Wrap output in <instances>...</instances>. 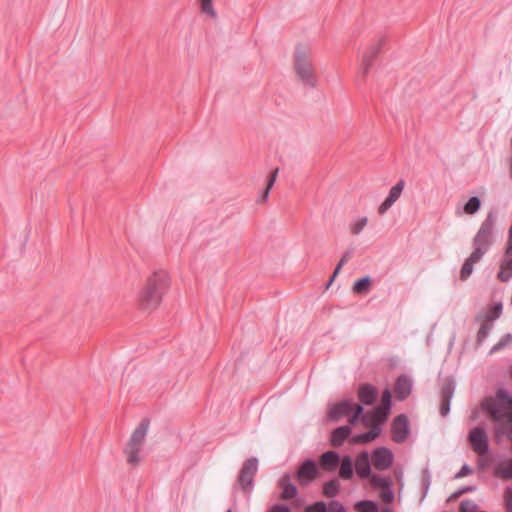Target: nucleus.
Returning a JSON list of instances; mask_svg holds the SVG:
<instances>
[{"label":"nucleus","mask_w":512,"mask_h":512,"mask_svg":"<svg viewBox=\"0 0 512 512\" xmlns=\"http://www.w3.org/2000/svg\"><path fill=\"white\" fill-rule=\"evenodd\" d=\"M149 422L142 420L135 428L124 448L126 461L131 466H137L143 459L145 439L148 433Z\"/></svg>","instance_id":"6"},{"label":"nucleus","mask_w":512,"mask_h":512,"mask_svg":"<svg viewBox=\"0 0 512 512\" xmlns=\"http://www.w3.org/2000/svg\"><path fill=\"white\" fill-rule=\"evenodd\" d=\"M382 512H390V511H389L388 509H385V510H384V511H382Z\"/></svg>","instance_id":"49"},{"label":"nucleus","mask_w":512,"mask_h":512,"mask_svg":"<svg viewBox=\"0 0 512 512\" xmlns=\"http://www.w3.org/2000/svg\"><path fill=\"white\" fill-rule=\"evenodd\" d=\"M481 208V200L480 198L474 196L471 197L463 207V212L468 215H474Z\"/></svg>","instance_id":"26"},{"label":"nucleus","mask_w":512,"mask_h":512,"mask_svg":"<svg viewBox=\"0 0 512 512\" xmlns=\"http://www.w3.org/2000/svg\"><path fill=\"white\" fill-rule=\"evenodd\" d=\"M493 328V324L488 319H484V321L481 323V327L477 334V340L478 342H483L489 335L491 329Z\"/></svg>","instance_id":"29"},{"label":"nucleus","mask_w":512,"mask_h":512,"mask_svg":"<svg viewBox=\"0 0 512 512\" xmlns=\"http://www.w3.org/2000/svg\"><path fill=\"white\" fill-rule=\"evenodd\" d=\"M369 477H370L371 484L375 488L383 489L384 487L391 485V481L388 478H385V477H382L379 475H370Z\"/></svg>","instance_id":"31"},{"label":"nucleus","mask_w":512,"mask_h":512,"mask_svg":"<svg viewBox=\"0 0 512 512\" xmlns=\"http://www.w3.org/2000/svg\"><path fill=\"white\" fill-rule=\"evenodd\" d=\"M476 508V504L470 500L462 501L460 504V512H475Z\"/></svg>","instance_id":"38"},{"label":"nucleus","mask_w":512,"mask_h":512,"mask_svg":"<svg viewBox=\"0 0 512 512\" xmlns=\"http://www.w3.org/2000/svg\"><path fill=\"white\" fill-rule=\"evenodd\" d=\"M404 187L405 182L403 180H399L391 187L386 199L378 206L377 211L379 215H384L394 205V203L401 197Z\"/></svg>","instance_id":"12"},{"label":"nucleus","mask_w":512,"mask_h":512,"mask_svg":"<svg viewBox=\"0 0 512 512\" xmlns=\"http://www.w3.org/2000/svg\"><path fill=\"white\" fill-rule=\"evenodd\" d=\"M339 476L345 480H348L353 476V464L349 456L342 458L339 469Z\"/></svg>","instance_id":"24"},{"label":"nucleus","mask_w":512,"mask_h":512,"mask_svg":"<svg viewBox=\"0 0 512 512\" xmlns=\"http://www.w3.org/2000/svg\"><path fill=\"white\" fill-rule=\"evenodd\" d=\"M412 391V380L406 375L399 376L395 383V394L399 400L406 399Z\"/></svg>","instance_id":"16"},{"label":"nucleus","mask_w":512,"mask_h":512,"mask_svg":"<svg viewBox=\"0 0 512 512\" xmlns=\"http://www.w3.org/2000/svg\"><path fill=\"white\" fill-rule=\"evenodd\" d=\"M390 408L391 392L386 389L382 394L381 404L372 412L363 416L365 425L372 426V428L365 433L352 436L350 442L353 444H365L374 441L381 432L380 425L387 419Z\"/></svg>","instance_id":"2"},{"label":"nucleus","mask_w":512,"mask_h":512,"mask_svg":"<svg viewBox=\"0 0 512 512\" xmlns=\"http://www.w3.org/2000/svg\"><path fill=\"white\" fill-rule=\"evenodd\" d=\"M501 313H502V304L498 303V304L494 305L493 307H491L490 312L485 316V318L492 322L493 320L499 318Z\"/></svg>","instance_id":"34"},{"label":"nucleus","mask_w":512,"mask_h":512,"mask_svg":"<svg viewBox=\"0 0 512 512\" xmlns=\"http://www.w3.org/2000/svg\"><path fill=\"white\" fill-rule=\"evenodd\" d=\"M394 455L391 450L386 447H379L371 454V463L375 469L383 471L391 467Z\"/></svg>","instance_id":"11"},{"label":"nucleus","mask_w":512,"mask_h":512,"mask_svg":"<svg viewBox=\"0 0 512 512\" xmlns=\"http://www.w3.org/2000/svg\"><path fill=\"white\" fill-rule=\"evenodd\" d=\"M358 395L363 404L370 405L376 399L377 391L373 386L365 384L360 387Z\"/></svg>","instance_id":"18"},{"label":"nucleus","mask_w":512,"mask_h":512,"mask_svg":"<svg viewBox=\"0 0 512 512\" xmlns=\"http://www.w3.org/2000/svg\"><path fill=\"white\" fill-rule=\"evenodd\" d=\"M474 488L473 487H467L466 489H464L463 491H472Z\"/></svg>","instance_id":"48"},{"label":"nucleus","mask_w":512,"mask_h":512,"mask_svg":"<svg viewBox=\"0 0 512 512\" xmlns=\"http://www.w3.org/2000/svg\"><path fill=\"white\" fill-rule=\"evenodd\" d=\"M198 2L202 14L208 16L211 19L217 18V12L213 6L212 0H198Z\"/></svg>","instance_id":"25"},{"label":"nucleus","mask_w":512,"mask_h":512,"mask_svg":"<svg viewBox=\"0 0 512 512\" xmlns=\"http://www.w3.org/2000/svg\"><path fill=\"white\" fill-rule=\"evenodd\" d=\"M350 433L351 429L349 426H341L336 428L331 434V444L336 447L342 445Z\"/></svg>","instance_id":"20"},{"label":"nucleus","mask_w":512,"mask_h":512,"mask_svg":"<svg viewBox=\"0 0 512 512\" xmlns=\"http://www.w3.org/2000/svg\"><path fill=\"white\" fill-rule=\"evenodd\" d=\"M318 470L314 461L306 460L299 468L297 473L298 481L301 485H307L317 476Z\"/></svg>","instance_id":"14"},{"label":"nucleus","mask_w":512,"mask_h":512,"mask_svg":"<svg viewBox=\"0 0 512 512\" xmlns=\"http://www.w3.org/2000/svg\"><path fill=\"white\" fill-rule=\"evenodd\" d=\"M257 470L258 460L256 458H250L243 464L238 478L239 485L243 491L250 492L252 490L253 480Z\"/></svg>","instance_id":"9"},{"label":"nucleus","mask_w":512,"mask_h":512,"mask_svg":"<svg viewBox=\"0 0 512 512\" xmlns=\"http://www.w3.org/2000/svg\"><path fill=\"white\" fill-rule=\"evenodd\" d=\"M270 189L266 188L261 196V201L265 202L268 199Z\"/></svg>","instance_id":"46"},{"label":"nucleus","mask_w":512,"mask_h":512,"mask_svg":"<svg viewBox=\"0 0 512 512\" xmlns=\"http://www.w3.org/2000/svg\"><path fill=\"white\" fill-rule=\"evenodd\" d=\"M504 500L507 512H512V488L507 487L504 491Z\"/></svg>","instance_id":"39"},{"label":"nucleus","mask_w":512,"mask_h":512,"mask_svg":"<svg viewBox=\"0 0 512 512\" xmlns=\"http://www.w3.org/2000/svg\"><path fill=\"white\" fill-rule=\"evenodd\" d=\"M482 409L496 424L504 427L502 430L512 429V397L507 391L500 390L495 397L485 399Z\"/></svg>","instance_id":"4"},{"label":"nucleus","mask_w":512,"mask_h":512,"mask_svg":"<svg viewBox=\"0 0 512 512\" xmlns=\"http://www.w3.org/2000/svg\"><path fill=\"white\" fill-rule=\"evenodd\" d=\"M268 512H290V509L285 505H273Z\"/></svg>","instance_id":"44"},{"label":"nucleus","mask_w":512,"mask_h":512,"mask_svg":"<svg viewBox=\"0 0 512 512\" xmlns=\"http://www.w3.org/2000/svg\"><path fill=\"white\" fill-rule=\"evenodd\" d=\"M510 343H512V334L508 333V334L504 335L499 340V342L492 347L491 352H496V351L508 346Z\"/></svg>","instance_id":"33"},{"label":"nucleus","mask_w":512,"mask_h":512,"mask_svg":"<svg viewBox=\"0 0 512 512\" xmlns=\"http://www.w3.org/2000/svg\"><path fill=\"white\" fill-rule=\"evenodd\" d=\"M371 279L369 276H365L363 278L358 279L355 281L353 285V292L361 294L368 292L370 288Z\"/></svg>","instance_id":"28"},{"label":"nucleus","mask_w":512,"mask_h":512,"mask_svg":"<svg viewBox=\"0 0 512 512\" xmlns=\"http://www.w3.org/2000/svg\"><path fill=\"white\" fill-rule=\"evenodd\" d=\"M356 512H378V506L374 501L361 500L355 503Z\"/></svg>","instance_id":"27"},{"label":"nucleus","mask_w":512,"mask_h":512,"mask_svg":"<svg viewBox=\"0 0 512 512\" xmlns=\"http://www.w3.org/2000/svg\"><path fill=\"white\" fill-rule=\"evenodd\" d=\"M509 175L512 178V153H511V158L509 160Z\"/></svg>","instance_id":"47"},{"label":"nucleus","mask_w":512,"mask_h":512,"mask_svg":"<svg viewBox=\"0 0 512 512\" xmlns=\"http://www.w3.org/2000/svg\"><path fill=\"white\" fill-rule=\"evenodd\" d=\"M305 512H327V505L319 501L306 507Z\"/></svg>","instance_id":"36"},{"label":"nucleus","mask_w":512,"mask_h":512,"mask_svg":"<svg viewBox=\"0 0 512 512\" xmlns=\"http://www.w3.org/2000/svg\"><path fill=\"white\" fill-rule=\"evenodd\" d=\"M422 481L423 485L425 486V494L427 493L430 483H431V476L428 470H424L422 474Z\"/></svg>","instance_id":"42"},{"label":"nucleus","mask_w":512,"mask_h":512,"mask_svg":"<svg viewBox=\"0 0 512 512\" xmlns=\"http://www.w3.org/2000/svg\"><path fill=\"white\" fill-rule=\"evenodd\" d=\"M469 443L473 451L479 455L484 456L489 451L488 435L483 427H475L469 432Z\"/></svg>","instance_id":"8"},{"label":"nucleus","mask_w":512,"mask_h":512,"mask_svg":"<svg viewBox=\"0 0 512 512\" xmlns=\"http://www.w3.org/2000/svg\"><path fill=\"white\" fill-rule=\"evenodd\" d=\"M339 455L334 451H327L320 457V464L326 470H333L339 462Z\"/></svg>","instance_id":"19"},{"label":"nucleus","mask_w":512,"mask_h":512,"mask_svg":"<svg viewBox=\"0 0 512 512\" xmlns=\"http://www.w3.org/2000/svg\"><path fill=\"white\" fill-rule=\"evenodd\" d=\"M368 217L367 216H357L351 219L349 223V231L352 235L357 236L359 235L364 228L368 224Z\"/></svg>","instance_id":"22"},{"label":"nucleus","mask_w":512,"mask_h":512,"mask_svg":"<svg viewBox=\"0 0 512 512\" xmlns=\"http://www.w3.org/2000/svg\"><path fill=\"white\" fill-rule=\"evenodd\" d=\"M409 434V422L405 415H399L392 424V439L397 443L404 442Z\"/></svg>","instance_id":"13"},{"label":"nucleus","mask_w":512,"mask_h":512,"mask_svg":"<svg viewBox=\"0 0 512 512\" xmlns=\"http://www.w3.org/2000/svg\"><path fill=\"white\" fill-rule=\"evenodd\" d=\"M380 497L382 498L383 501L389 503V502H392L393 499H394V492L391 488V485H388L386 487H384L380 493Z\"/></svg>","instance_id":"35"},{"label":"nucleus","mask_w":512,"mask_h":512,"mask_svg":"<svg viewBox=\"0 0 512 512\" xmlns=\"http://www.w3.org/2000/svg\"><path fill=\"white\" fill-rule=\"evenodd\" d=\"M351 255H352L351 251H347L343 254V256L341 257V259L334 271L333 278L337 275V273L341 270V268L350 260Z\"/></svg>","instance_id":"37"},{"label":"nucleus","mask_w":512,"mask_h":512,"mask_svg":"<svg viewBox=\"0 0 512 512\" xmlns=\"http://www.w3.org/2000/svg\"><path fill=\"white\" fill-rule=\"evenodd\" d=\"M497 216L496 213L490 211L487 213L485 219L481 223L475 236L472 240L473 251L469 257L464 261L461 271L460 279L467 280L474 270V265L478 263L483 256L487 253L490 247L495 242V226Z\"/></svg>","instance_id":"1"},{"label":"nucleus","mask_w":512,"mask_h":512,"mask_svg":"<svg viewBox=\"0 0 512 512\" xmlns=\"http://www.w3.org/2000/svg\"><path fill=\"white\" fill-rule=\"evenodd\" d=\"M277 174H278V169H275V170L271 173V175H270V177H269V179H268V183H267V187H266V188H268V189H270V190H271V188L273 187V185H274V183H275V181H276Z\"/></svg>","instance_id":"45"},{"label":"nucleus","mask_w":512,"mask_h":512,"mask_svg":"<svg viewBox=\"0 0 512 512\" xmlns=\"http://www.w3.org/2000/svg\"><path fill=\"white\" fill-rule=\"evenodd\" d=\"M327 512H346V510L339 501L333 500L329 503Z\"/></svg>","instance_id":"40"},{"label":"nucleus","mask_w":512,"mask_h":512,"mask_svg":"<svg viewBox=\"0 0 512 512\" xmlns=\"http://www.w3.org/2000/svg\"><path fill=\"white\" fill-rule=\"evenodd\" d=\"M170 284V278L165 270L154 271L147 279L146 285L140 292V303L145 309H155L162 301Z\"/></svg>","instance_id":"3"},{"label":"nucleus","mask_w":512,"mask_h":512,"mask_svg":"<svg viewBox=\"0 0 512 512\" xmlns=\"http://www.w3.org/2000/svg\"><path fill=\"white\" fill-rule=\"evenodd\" d=\"M312 50L309 46L298 44L294 52L293 66L299 81L309 87H315L317 80L311 59Z\"/></svg>","instance_id":"5"},{"label":"nucleus","mask_w":512,"mask_h":512,"mask_svg":"<svg viewBox=\"0 0 512 512\" xmlns=\"http://www.w3.org/2000/svg\"><path fill=\"white\" fill-rule=\"evenodd\" d=\"M280 486L283 488V491L281 493L282 499H291L294 498L297 495V488L295 485L291 484L289 482V476L284 475L279 482Z\"/></svg>","instance_id":"21"},{"label":"nucleus","mask_w":512,"mask_h":512,"mask_svg":"<svg viewBox=\"0 0 512 512\" xmlns=\"http://www.w3.org/2000/svg\"><path fill=\"white\" fill-rule=\"evenodd\" d=\"M472 473V469L470 468L469 465L467 464H464L460 471L455 475V478L459 479V478H462V477H465L467 475H470Z\"/></svg>","instance_id":"41"},{"label":"nucleus","mask_w":512,"mask_h":512,"mask_svg":"<svg viewBox=\"0 0 512 512\" xmlns=\"http://www.w3.org/2000/svg\"><path fill=\"white\" fill-rule=\"evenodd\" d=\"M377 52L378 47L376 45H373L366 52L363 53L359 68L356 73L355 81L357 85H362L365 82L366 76L368 75L372 67V62Z\"/></svg>","instance_id":"10"},{"label":"nucleus","mask_w":512,"mask_h":512,"mask_svg":"<svg viewBox=\"0 0 512 512\" xmlns=\"http://www.w3.org/2000/svg\"><path fill=\"white\" fill-rule=\"evenodd\" d=\"M455 385L452 381H448L445 383L442 387L441 391V398L443 400H449L451 401L453 395H454Z\"/></svg>","instance_id":"32"},{"label":"nucleus","mask_w":512,"mask_h":512,"mask_svg":"<svg viewBox=\"0 0 512 512\" xmlns=\"http://www.w3.org/2000/svg\"><path fill=\"white\" fill-rule=\"evenodd\" d=\"M512 277V250L506 249L503 255L498 278L503 281H509Z\"/></svg>","instance_id":"17"},{"label":"nucleus","mask_w":512,"mask_h":512,"mask_svg":"<svg viewBox=\"0 0 512 512\" xmlns=\"http://www.w3.org/2000/svg\"><path fill=\"white\" fill-rule=\"evenodd\" d=\"M495 475L503 479L512 478V459L502 461L495 469Z\"/></svg>","instance_id":"23"},{"label":"nucleus","mask_w":512,"mask_h":512,"mask_svg":"<svg viewBox=\"0 0 512 512\" xmlns=\"http://www.w3.org/2000/svg\"><path fill=\"white\" fill-rule=\"evenodd\" d=\"M450 411V401L449 400H443L440 407V413L442 416H447Z\"/></svg>","instance_id":"43"},{"label":"nucleus","mask_w":512,"mask_h":512,"mask_svg":"<svg viewBox=\"0 0 512 512\" xmlns=\"http://www.w3.org/2000/svg\"><path fill=\"white\" fill-rule=\"evenodd\" d=\"M355 470L357 475L362 478H368L371 475V461L368 452L363 451L355 459Z\"/></svg>","instance_id":"15"},{"label":"nucleus","mask_w":512,"mask_h":512,"mask_svg":"<svg viewBox=\"0 0 512 512\" xmlns=\"http://www.w3.org/2000/svg\"><path fill=\"white\" fill-rule=\"evenodd\" d=\"M339 482L337 480H330L323 486V493L327 497H334L339 491Z\"/></svg>","instance_id":"30"},{"label":"nucleus","mask_w":512,"mask_h":512,"mask_svg":"<svg viewBox=\"0 0 512 512\" xmlns=\"http://www.w3.org/2000/svg\"><path fill=\"white\" fill-rule=\"evenodd\" d=\"M362 413V406L350 400H343L330 407L328 418L332 421H338L343 417H348L349 422L355 424Z\"/></svg>","instance_id":"7"},{"label":"nucleus","mask_w":512,"mask_h":512,"mask_svg":"<svg viewBox=\"0 0 512 512\" xmlns=\"http://www.w3.org/2000/svg\"><path fill=\"white\" fill-rule=\"evenodd\" d=\"M226 512H232V510H230V509H229V510H227Z\"/></svg>","instance_id":"50"}]
</instances>
